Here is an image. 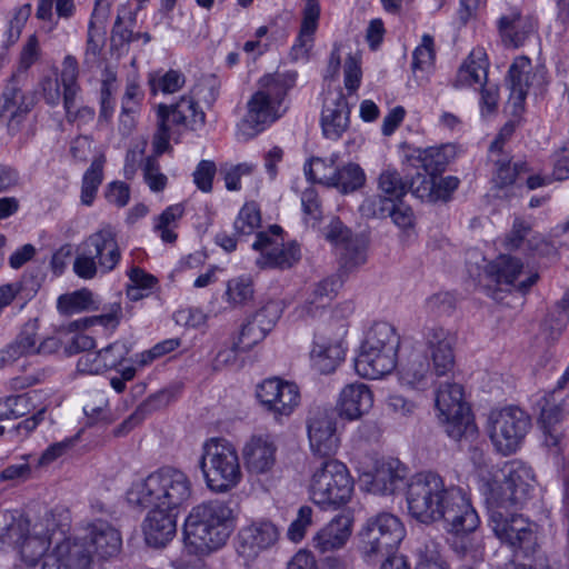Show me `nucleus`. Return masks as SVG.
<instances>
[{
  "label": "nucleus",
  "instance_id": "nucleus-1",
  "mask_svg": "<svg viewBox=\"0 0 569 569\" xmlns=\"http://www.w3.org/2000/svg\"><path fill=\"white\" fill-rule=\"evenodd\" d=\"M406 496L409 513L422 523L443 520L455 533L472 532L480 523L466 492L455 486L446 487L437 473L413 476Z\"/></svg>",
  "mask_w": 569,
  "mask_h": 569
},
{
  "label": "nucleus",
  "instance_id": "nucleus-2",
  "mask_svg": "<svg viewBox=\"0 0 569 569\" xmlns=\"http://www.w3.org/2000/svg\"><path fill=\"white\" fill-rule=\"evenodd\" d=\"M232 520L233 510L226 501L214 499L193 507L183 526L186 548L196 556L219 550L230 537Z\"/></svg>",
  "mask_w": 569,
  "mask_h": 569
},
{
  "label": "nucleus",
  "instance_id": "nucleus-3",
  "mask_svg": "<svg viewBox=\"0 0 569 569\" xmlns=\"http://www.w3.org/2000/svg\"><path fill=\"white\" fill-rule=\"evenodd\" d=\"M192 483L186 472L173 467H161L144 479L131 485L127 492L129 503L179 512L190 500Z\"/></svg>",
  "mask_w": 569,
  "mask_h": 569
},
{
  "label": "nucleus",
  "instance_id": "nucleus-4",
  "mask_svg": "<svg viewBox=\"0 0 569 569\" xmlns=\"http://www.w3.org/2000/svg\"><path fill=\"white\" fill-rule=\"evenodd\" d=\"M400 336L388 322H376L369 329L355 359L356 372L367 379H379L397 367Z\"/></svg>",
  "mask_w": 569,
  "mask_h": 569
},
{
  "label": "nucleus",
  "instance_id": "nucleus-5",
  "mask_svg": "<svg viewBox=\"0 0 569 569\" xmlns=\"http://www.w3.org/2000/svg\"><path fill=\"white\" fill-rule=\"evenodd\" d=\"M199 467L208 489L216 493L232 490L242 479L238 451L224 438L214 437L204 441Z\"/></svg>",
  "mask_w": 569,
  "mask_h": 569
},
{
  "label": "nucleus",
  "instance_id": "nucleus-6",
  "mask_svg": "<svg viewBox=\"0 0 569 569\" xmlns=\"http://www.w3.org/2000/svg\"><path fill=\"white\" fill-rule=\"evenodd\" d=\"M121 260L117 232L107 224L88 236L77 248L73 272L81 279L91 280L99 272L109 273Z\"/></svg>",
  "mask_w": 569,
  "mask_h": 569
},
{
  "label": "nucleus",
  "instance_id": "nucleus-7",
  "mask_svg": "<svg viewBox=\"0 0 569 569\" xmlns=\"http://www.w3.org/2000/svg\"><path fill=\"white\" fill-rule=\"evenodd\" d=\"M489 525L516 557L530 558L539 550L538 526L508 507L489 506Z\"/></svg>",
  "mask_w": 569,
  "mask_h": 569
},
{
  "label": "nucleus",
  "instance_id": "nucleus-8",
  "mask_svg": "<svg viewBox=\"0 0 569 569\" xmlns=\"http://www.w3.org/2000/svg\"><path fill=\"white\" fill-rule=\"evenodd\" d=\"M352 491V478L342 462L326 459L315 468L309 483L313 503L322 508H338L350 500Z\"/></svg>",
  "mask_w": 569,
  "mask_h": 569
},
{
  "label": "nucleus",
  "instance_id": "nucleus-9",
  "mask_svg": "<svg viewBox=\"0 0 569 569\" xmlns=\"http://www.w3.org/2000/svg\"><path fill=\"white\" fill-rule=\"evenodd\" d=\"M406 530L400 519L381 512L367 520L359 532V550L367 562H375L397 551Z\"/></svg>",
  "mask_w": 569,
  "mask_h": 569
},
{
  "label": "nucleus",
  "instance_id": "nucleus-10",
  "mask_svg": "<svg viewBox=\"0 0 569 569\" xmlns=\"http://www.w3.org/2000/svg\"><path fill=\"white\" fill-rule=\"evenodd\" d=\"M438 418L447 435L456 441L473 439L478 429L470 408L463 401V389L458 383L446 382L436 392Z\"/></svg>",
  "mask_w": 569,
  "mask_h": 569
},
{
  "label": "nucleus",
  "instance_id": "nucleus-11",
  "mask_svg": "<svg viewBox=\"0 0 569 569\" xmlns=\"http://www.w3.org/2000/svg\"><path fill=\"white\" fill-rule=\"evenodd\" d=\"M296 73L267 74L260 89L248 101L246 121L250 127H264L280 117L279 108L288 90L293 87Z\"/></svg>",
  "mask_w": 569,
  "mask_h": 569
},
{
  "label": "nucleus",
  "instance_id": "nucleus-12",
  "mask_svg": "<svg viewBox=\"0 0 569 569\" xmlns=\"http://www.w3.org/2000/svg\"><path fill=\"white\" fill-rule=\"evenodd\" d=\"M531 428L530 416L517 406L493 410L488 417V435L495 449L503 455L515 453Z\"/></svg>",
  "mask_w": 569,
  "mask_h": 569
},
{
  "label": "nucleus",
  "instance_id": "nucleus-13",
  "mask_svg": "<svg viewBox=\"0 0 569 569\" xmlns=\"http://www.w3.org/2000/svg\"><path fill=\"white\" fill-rule=\"evenodd\" d=\"M502 479L490 485L487 502L496 507L522 505L535 488V477L530 468L521 463L506 465L501 470Z\"/></svg>",
  "mask_w": 569,
  "mask_h": 569
},
{
  "label": "nucleus",
  "instance_id": "nucleus-14",
  "mask_svg": "<svg viewBox=\"0 0 569 569\" xmlns=\"http://www.w3.org/2000/svg\"><path fill=\"white\" fill-rule=\"evenodd\" d=\"M12 545L18 549L21 561L38 563L50 551V536L43 535V530L31 528L26 518L11 517L10 522H6L4 531L0 535V543Z\"/></svg>",
  "mask_w": 569,
  "mask_h": 569
},
{
  "label": "nucleus",
  "instance_id": "nucleus-15",
  "mask_svg": "<svg viewBox=\"0 0 569 569\" xmlns=\"http://www.w3.org/2000/svg\"><path fill=\"white\" fill-rule=\"evenodd\" d=\"M487 274L500 290L526 295L539 279L532 270H526L521 259L500 254L487 266Z\"/></svg>",
  "mask_w": 569,
  "mask_h": 569
},
{
  "label": "nucleus",
  "instance_id": "nucleus-16",
  "mask_svg": "<svg viewBox=\"0 0 569 569\" xmlns=\"http://www.w3.org/2000/svg\"><path fill=\"white\" fill-rule=\"evenodd\" d=\"M281 227L271 226L268 232H259L252 248L261 252L257 260L260 268L289 269L300 260V248L296 242L284 244Z\"/></svg>",
  "mask_w": 569,
  "mask_h": 569
},
{
  "label": "nucleus",
  "instance_id": "nucleus-17",
  "mask_svg": "<svg viewBox=\"0 0 569 569\" xmlns=\"http://www.w3.org/2000/svg\"><path fill=\"white\" fill-rule=\"evenodd\" d=\"M279 539V530L269 520L253 521L242 527L236 538V552L243 565L249 567Z\"/></svg>",
  "mask_w": 569,
  "mask_h": 569
},
{
  "label": "nucleus",
  "instance_id": "nucleus-18",
  "mask_svg": "<svg viewBox=\"0 0 569 569\" xmlns=\"http://www.w3.org/2000/svg\"><path fill=\"white\" fill-rule=\"evenodd\" d=\"M306 425L312 453L323 458L333 456L339 448L333 412L322 407L311 408Z\"/></svg>",
  "mask_w": 569,
  "mask_h": 569
},
{
  "label": "nucleus",
  "instance_id": "nucleus-19",
  "mask_svg": "<svg viewBox=\"0 0 569 569\" xmlns=\"http://www.w3.org/2000/svg\"><path fill=\"white\" fill-rule=\"evenodd\" d=\"M257 398L276 419L290 416L300 403L298 386L279 378L263 380L257 388Z\"/></svg>",
  "mask_w": 569,
  "mask_h": 569
},
{
  "label": "nucleus",
  "instance_id": "nucleus-20",
  "mask_svg": "<svg viewBox=\"0 0 569 569\" xmlns=\"http://www.w3.org/2000/svg\"><path fill=\"white\" fill-rule=\"evenodd\" d=\"M422 338L426 350L432 361L435 375L442 377L449 373L455 367L456 333L435 323L423 328Z\"/></svg>",
  "mask_w": 569,
  "mask_h": 569
},
{
  "label": "nucleus",
  "instance_id": "nucleus-21",
  "mask_svg": "<svg viewBox=\"0 0 569 569\" xmlns=\"http://www.w3.org/2000/svg\"><path fill=\"white\" fill-rule=\"evenodd\" d=\"M24 79L11 76L0 99V120L7 119L8 132H19L26 116L34 106L33 98L22 91Z\"/></svg>",
  "mask_w": 569,
  "mask_h": 569
},
{
  "label": "nucleus",
  "instance_id": "nucleus-22",
  "mask_svg": "<svg viewBox=\"0 0 569 569\" xmlns=\"http://www.w3.org/2000/svg\"><path fill=\"white\" fill-rule=\"evenodd\" d=\"M42 569H92L91 552L83 542L63 538L46 555Z\"/></svg>",
  "mask_w": 569,
  "mask_h": 569
},
{
  "label": "nucleus",
  "instance_id": "nucleus-23",
  "mask_svg": "<svg viewBox=\"0 0 569 569\" xmlns=\"http://www.w3.org/2000/svg\"><path fill=\"white\" fill-rule=\"evenodd\" d=\"M350 123V108L341 90L328 91L325 97L321 128L326 138L338 140Z\"/></svg>",
  "mask_w": 569,
  "mask_h": 569
},
{
  "label": "nucleus",
  "instance_id": "nucleus-24",
  "mask_svg": "<svg viewBox=\"0 0 569 569\" xmlns=\"http://www.w3.org/2000/svg\"><path fill=\"white\" fill-rule=\"evenodd\" d=\"M178 512L150 508L142 523L146 542L161 548L173 539L177 533Z\"/></svg>",
  "mask_w": 569,
  "mask_h": 569
},
{
  "label": "nucleus",
  "instance_id": "nucleus-25",
  "mask_svg": "<svg viewBox=\"0 0 569 569\" xmlns=\"http://www.w3.org/2000/svg\"><path fill=\"white\" fill-rule=\"evenodd\" d=\"M373 406V393L369 386L353 382L340 391L337 408L339 416L348 420H357L367 415Z\"/></svg>",
  "mask_w": 569,
  "mask_h": 569
},
{
  "label": "nucleus",
  "instance_id": "nucleus-26",
  "mask_svg": "<svg viewBox=\"0 0 569 569\" xmlns=\"http://www.w3.org/2000/svg\"><path fill=\"white\" fill-rule=\"evenodd\" d=\"M277 446L269 436H252L243 446L242 456L250 473L263 475L276 463Z\"/></svg>",
  "mask_w": 569,
  "mask_h": 569
},
{
  "label": "nucleus",
  "instance_id": "nucleus-27",
  "mask_svg": "<svg viewBox=\"0 0 569 569\" xmlns=\"http://www.w3.org/2000/svg\"><path fill=\"white\" fill-rule=\"evenodd\" d=\"M86 541L91 555L96 553L101 559L116 556L122 543L119 531L103 520H97L87 526Z\"/></svg>",
  "mask_w": 569,
  "mask_h": 569
},
{
  "label": "nucleus",
  "instance_id": "nucleus-28",
  "mask_svg": "<svg viewBox=\"0 0 569 569\" xmlns=\"http://www.w3.org/2000/svg\"><path fill=\"white\" fill-rule=\"evenodd\" d=\"M320 19V4L318 0H307L302 9V20L296 42L291 47L290 56L293 60L308 59L315 43V33Z\"/></svg>",
  "mask_w": 569,
  "mask_h": 569
},
{
  "label": "nucleus",
  "instance_id": "nucleus-29",
  "mask_svg": "<svg viewBox=\"0 0 569 569\" xmlns=\"http://www.w3.org/2000/svg\"><path fill=\"white\" fill-rule=\"evenodd\" d=\"M39 319L26 321L16 338L0 350V363L12 365L22 357L36 353L38 345Z\"/></svg>",
  "mask_w": 569,
  "mask_h": 569
},
{
  "label": "nucleus",
  "instance_id": "nucleus-30",
  "mask_svg": "<svg viewBox=\"0 0 569 569\" xmlns=\"http://www.w3.org/2000/svg\"><path fill=\"white\" fill-rule=\"evenodd\" d=\"M345 358V349L338 339L318 333L310 351L312 367L322 375L331 373Z\"/></svg>",
  "mask_w": 569,
  "mask_h": 569
},
{
  "label": "nucleus",
  "instance_id": "nucleus-31",
  "mask_svg": "<svg viewBox=\"0 0 569 569\" xmlns=\"http://www.w3.org/2000/svg\"><path fill=\"white\" fill-rule=\"evenodd\" d=\"M499 31L506 46L519 48L537 30L533 17L522 16L519 11H511L498 21Z\"/></svg>",
  "mask_w": 569,
  "mask_h": 569
},
{
  "label": "nucleus",
  "instance_id": "nucleus-32",
  "mask_svg": "<svg viewBox=\"0 0 569 569\" xmlns=\"http://www.w3.org/2000/svg\"><path fill=\"white\" fill-rule=\"evenodd\" d=\"M351 519L346 515L336 516L313 537V547L321 553L342 548L351 536Z\"/></svg>",
  "mask_w": 569,
  "mask_h": 569
},
{
  "label": "nucleus",
  "instance_id": "nucleus-33",
  "mask_svg": "<svg viewBox=\"0 0 569 569\" xmlns=\"http://www.w3.org/2000/svg\"><path fill=\"white\" fill-rule=\"evenodd\" d=\"M541 76L533 71L531 61L527 57H518L510 66L508 79L510 83V99L515 107H521L528 90Z\"/></svg>",
  "mask_w": 569,
  "mask_h": 569
},
{
  "label": "nucleus",
  "instance_id": "nucleus-34",
  "mask_svg": "<svg viewBox=\"0 0 569 569\" xmlns=\"http://www.w3.org/2000/svg\"><path fill=\"white\" fill-rule=\"evenodd\" d=\"M430 376V362L419 350L412 349L400 362L399 377L402 385L425 388L429 383Z\"/></svg>",
  "mask_w": 569,
  "mask_h": 569
},
{
  "label": "nucleus",
  "instance_id": "nucleus-35",
  "mask_svg": "<svg viewBox=\"0 0 569 569\" xmlns=\"http://www.w3.org/2000/svg\"><path fill=\"white\" fill-rule=\"evenodd\" d=\"M458 148L455 143H445L426 149H417L411 156L428 174H440L456 158Z\"/></svg>",
  "mask_w": 569,
  "mask_h": 569
},
{
  "label": "nucleus",
  "instance_id": "nucleus-36",
  "mask_svg": "<svg viewBox=\"0 0 569 569\" xmlns=\"http://www.w3.org/2000/svg\"><path fill=\"white\" fill-rule=\"evenodd\" d=\"M406 478V469L398 460L381 463L372 476L370 490L378 495H391Z\"/></svg>",
  "mask_w": 569,
  "mask_h": 569
},
{
  "label": "nucleus",
  "instance_id": "nucleus-37",
  "mask_svg": "<svg viewBox=\"0 0 569 569\" xmlns=\"http://www.w3.org/2000/svg\"><path fill=\"white\" fill-rule=\"evenodd\" d=\"M487 56L482 48L473 49L457 72L456 87L481 84L487 79Z\"/></svg>",
  "mask_w": 569,
  "mask_h": 569
},
{
  "label": "nucleus",
  "instance_id": "nucleus-38",
  "mask_svg": "<svg viewBox=\"0 0 569 569\" xmlns=\"http://www.w3.org/2000/svg\"><path fill=\"white\" fill-rule=\"evenodd\" d=\"M169 108V118L174 124H186L198 129L206 123V113L198 108V103L190 96H182L180 100Z\"/></svg>",
  "mask_w": 569,
  "mask_h": 569
},
{
  "label": "nucleus",
  "instance_id": "nucleus-39",
  "mask_svg": "<svg viewBox=\"0 0 569 569\" xmlns=\"http://www.w3.org/2000/svg\"><path fill=\"white\" fill-rule=\"evenodd\" d=\"M170 393L160 391L148 397L121 425L114 430L116 436H123L136 426L141 423L152 411L160 409L169 403Z\"/></svg>",
  "mask_w": 569,
  "mask_h": 569
},
{
  "label": "nucleus",
  "instance_id": "nucleus-40",
  "mask_svg": "<svg viewBox=\"0 0 569 569\" xmlns=\"http://www.w3.org/2000/svg\"><path fill=\"white\" fill-rule=\"evenodd\" d=\"M57 308L61 315L71 316L83 311L96 310L97 305L92 292L88 289H81L60 296L57 301Z\"/></svg>",
  "mask_w": 569,
  "mask_h": 569
},
{
  "label": "nucleus",
  "instance_id": "nucleus-41",
  "mask_svg": "<svg viewBox=\"0 0 569 569\" xmlns=\"http://www.w3.org/2000/svg\"><path fill=\"white\" fill-rule=\"evenodd\" d=\"M365 181L366 176L360 166L349 163L341 169H335L332 181L329 187H335L342 193H348L361 188Z\"/></svg>",
  "mask_w": 569,
  "mask_h": 569
},
{
  "label": "nucleus",
  "instance_id": "nucleus-42",
  "mask_svg": "<svg viewBox=\"0 0 569 569\" xmlns=\"http://www.w3.org/2000/svg\"><path fill=\"white\" fill-rule=\"evenodd\" d=\"M498 153V158L495 160V173L492 181L496 187L505 188L520 179L521 174L528 171V168L525 163L511 164L508 156L501 154L500 152Z\"/></svg>",
  "mask_w": 569,
  "mask_h": 569
},
{
  "label": "nucleus",
  "instance_id": "nucleus-43",
  "mask_svg": "<svg viewBox=\"0 0 569 569\" xmlns=\"http://www.w3.org/2000/svg\"><path fill=\"white\" fill-rule=\"evenodd\" d=\"M76 12L74 0H38L36 17L42 21H52L56 14L58 19L70 20Z\"/></svg>",
  "mask_w": 569,
  "mask_h": 569
},
{
  "label": "nucleus",
  "instance_id": "nucleus-44",
  "mask_svg": "<svg viewBox=\"0 0 569 569\" xmlns=\"http://www.w3.org/2000/svg\"><path fill=\"white\" fill-rule=\"evenodd\" d=\"M69 512L62 507H56L48 510L32 528L43 530V535L50 536L51 542L53 541L57 532L64 535L69 527Z\"/></svg>",
  "mask_w": 569,
  "mask_h": 569
},
{
  "label": "nucleus",
  "instance_id": "nucleus-45",
  "mask_svg": "<svg viewBox=\"0 0 569 569\" xmlns=\"http://www.w3.org/2000/svg\"><path fill=\"white\" fill-rule=\"evenodd\" d=\"M556 390L543 399L540 412V423L542 428L556 427L557 423L569 412V397L560 401L556 400Z\"/></svg>",
  "mask_w": 569,
  "mask_h": 569
},
{
  "label": "nucleus",
  "instance_id": "nucleus-46",
  "mask_svg": "<svg viewBox=\"0 0 569 569\" xmlns=\"http://www.w3.org/2000/svg\"><path fill=\"white\" fill-rule=\"evenodd\" d=\"M39 398L40 395L37 391H30L22 395L7 397L2 401L9 419H18L34 411L39 407L37 405Z\"/></svg>",
  "mask_w": 569,
  "mask_h": 569
},
{
  "label": "nucleus",
  "instance_id": "nucleus-47",
  "mask_svg": "<svg viewBox=\"0 0 569 569\" xmlns=\"http://www.w3.org/2000/svg\"><path fill=\"white\" fill-rule=\"evenodd\" d=\"M341 256V269L350 272L367 261V244L366 241L356 236L353 241L347 242V244L340 249Z\"/></svg>",
  "mask_w": 569,
  "mask_h": 569
},
{
  "label": "nucleus",
  "instance_id": "nucleus-48",
  "mask_svg": "<svg viewBox=\"0 0 569 569\" xmlns=\"http://www.w3.org/2000/svg\"><path fill=\"white\" fill-rule=\"evenodd\" d=\"M532 234H535L532 223L525 218L517 217L510 231L505 236L503 247L510 251L520 249L527 251V240Z\"/></svg>",
  "mask_w": 569,
  "mask_h": 569
},
{
  "label": "nucleus",
  "instance_id": "nucleus-49",
  "mask_svg": "<svg viewBox=\"0 0 569 569\" xmlns=\"http://www.w3.org/2000/svg\"><path fill=\"white\" fill-rule=\"evenodd\" d=\"M103 163L101 160L92 161L90 168L84 172L81 187V202L91 206L103 177Z\"/></svg>",
  "mask_w": 569,
  "mask_h": 569
},
{
  "label": "nucleus",
  "instance_id": "nucleus-50",
  "mask_svg": "<svg viewBox=\"0 0 569 569\" xmlns=\"http://www.w3.org/2000/svg\"><path fill=\"white\" fill-rule=\"evenodd\" d=\"M41 48L36 34L28 37L19 54V62L12 76L27 80L28 70L40 59Z\"/></svg>",
  "mask_w": 569,
  "mask_h": 569
},
{
  "label": "nucleus",
  "instance_id": "nucleus-51",
  "mask_svg": "<svg viewBox=\"0 0 569 569\" xmlns=\"http://www.w3.org/2000/svg\"><path fill=\"white\" fill-rule=\"evenodd\" d=\"M336 159L312 158L305 164V173L309 180L326 184L329 187L332 181Z\"/></svg>",
  "mask_w": 569,
  "mask_h": 569
},
{
  "label": "nucleus",
  "instance_id": "nucleus-52",
  "mask_svg": "<svg viewBox=\"0 0 569 569\" xmlns=\"http://www.w3.org/2000/svg\"><path fill=\"white\" fill-rule=\"evenodd\" d=\"M378 184L381 192L387 194L391 201L401 199L408 192L409 187L399 172L392 169L381 172Z\"/></svg>",
  "mask_w": 569,
  "mask_h": 569
},
{
  "label": "nucleus",
  "instance_id": "nucleus-53",
  "mask_svg": "<svg viewBox=\"0 0 569 569\" xmlns=\"http://www.w3.org/2000/svg\"><path fill=\"white\" fill-rule=\"evenodd\" d=\"M261 216L254 202L246 203L234 220V230L238 234H251L260 227Z\"/></svg>",
  "mask_w": 569,
  "mask_h": 569
},
{
  "label": "nucleus",
  "instance_id": "nucleus-54",
  "mask_svg": "<svg viewBox=\"0 0 569 569\" xmlns=\"http://www.w3.org/2000/svg\"><path fill=\"white\" fill-rule=\"evenodd\" d=\"M268 333L261 326H257L256 321L251 317L243 326L238 339V342L233 345L237 351H248L253 346L262 341Z\"/></svg>",
  "mask_w": 569,
  "mask_h": 569
},
{
  "label": "nucleus",
  "instance_id": "nucleus-55",
  "mask_svg": "<svg viewBox=\"0 0 569 569\" xmlns=\"http://www.w3.org/2000/svg\"><path fill=\"white\" fill-rule=\"evenodd\" d=\"M435 60L433 38L430 34H423L421 43L415 49L412 54L413 72L429 70Z\"/></svg>",
  "mask_w": 569,
  "mask_h": 569
},
{
  "label": "nucleus",
  "instance_id": "nucleus-56",
  "mask_svg": "<svg viewBox=\"0 0 569 569\" xmlns=\"http://www.w3.org/2000/svg\"><path fill=\"white\" fill-rule=\"evenodd\" d=\"M158 118L159 126L158 130L153 136L152 147L154 151V157L162 154L169 148V127L167 126V120L169 119V108L167 104H159L158 107Z\"/></svg>",
  "mask_w": 569,
  "mask_h": 569
},
{
  "label": "nucleus",
  "instance_id": "nucleus-57",
  "mask_svg": "<svg viewBox=\"0 0 569 569\" xmlns=\"http://www.w3.org/2000/svg\"><path fill=\"white\" fill-rule=\"evenodd\" d=\"M228 300L233 305H243L253 297L252 281L249 278H236L228 282Z\"/></svg>",
  "mask_w": 569,
  "mask_h": 569
},
{
  "label": "nucleus",
  "instance_id": "nucleus-58",
  "mask_svg": "<svg viewBox=\"0 0 569 569\" xmlns=\"http://www.w3.org/2000/svg\"><path fill=\"white\" fill-rule=\"evenodd\" d=\"M392 201L381 196H371L366 198L359 207V211L365 218H385L389 214Z\"/></svg>",
  "mask_w": 569,
  "mask_h": 569
},
{
  "label": "nucleus",
  "instance_id": "nucleus-59",
  "mask_svg": "<svg viewBox=\"0 0 569 569\" xmlns=\"http://www.w3.org/2000/svg\"><path fill=\"white\" fill-rule=\"evenodd\" d=\"M341 284L342 279L340 276L331 274L310 286L309 290L315 293V298H320V300H323L329 305L337 296Z\"/></svg>",
  "mask_w": 569,
  "mask_h": 569
},
{
  "label": "nucleus",
  "instance_id": "nucleus-60",
  "mask_svg": "<svg viewBox=\"0 0 569 569\" xmlns=\"http://www.w3.org/2000/svg\"><path fill=\"white\" fill-rule=\"evenodd\" d=\"M186 82L184 76L177 70H169L156 81L154 78L149 79L153 93L161 90L163 93H174L180 90Z\"/></svg>",
  "mask_w": 569,
  "mask_h": 569
},
{
  "label": "nucleus",
  "instance_id": "nucleus-61",
  "mask_svg": "<svg viewBox=\"0 0 569 569\" xmlns=\"http://www.w3.org/2000/svg\"><path fill=\"white\" fill-rule=\"evenodd\" d=\"M143 178L149 188L159 192L167 186V177L160 172V167L156 157H148L143 163Z\"/></svg>",
  "mask_w": 569,
  "mask_h": 569
},
{
  "label": "nucleus",
  "instance_id": "nucleus-62",
  "mask_svg": "<svg viewBox=\"0 0 569 569\" xmlns=\"http://www.w3.org/2000/svg\"><path fill=\"white\" fill-rule=\"evenodd\" d=\"M281 312L282 310L278 302L269 301L252 318L258 327L261 326L269 333L279 320Z\"/></svg>",
  "mask_w": 569,
  "mask_h": 569
},
{
  "label": "nucleus",
  "instance_id": "nucleus-63",
  "mask_svg": "<svg viewBox=\"0 0 569 569\" xmlns=\"http://www.w3.org/2000/svg\"><path fill=\"white\" fill-rule=\"evenodd\" d=\"M217 171L216 163L210 160H201L194 172L193 182L202 192H210L212 190V181Z\"/></svg>",
  "mask_w": 569,
  "mask_h": 569
},
{
  "label": "nucleus",
  "instance_id": "nucleus-64",
  "mask_svg": "<svg viewBox=\"0 0 569 569\" xmlns=\"http://www.w3.org/2000/svg\"><path fill=\"white\" fill-rule=\"evenodd\" d=\"M325 237L332 244L341 249L347 242L353 241L356 236L339 219H335L325 229Z\"/></svg>",
  "mask_w": 569,
  "mask_h": 569
}]
</instances>
